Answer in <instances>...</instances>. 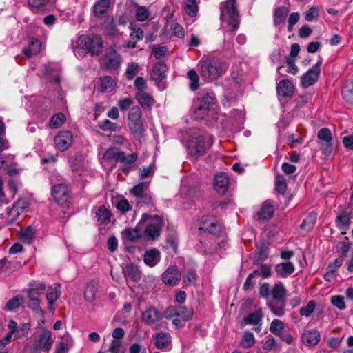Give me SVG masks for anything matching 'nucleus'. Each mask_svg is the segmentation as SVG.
<instances>
[{"label":"nucleus","mask_w":353,"mask_h":353,"mask_svg":"<svg viewBox=\"0 0 353 353\" xmlns=\"http://www.w3.org/2000/svg\"><path fill=\"white\" fill-rule=\"evenodd\" d=\"M212 219L208 215L203 216L199 222L198 247L203 254L211 253L214 250L212 238L209 235L219 237L223 233V225L216 220H211Z\"/></svg>","instance_id":"1"},{"label":"nucleus","mask_w":353,"mask_h":353,"mask_svg":"<svg viewBox=\"0 0 353 353\" xmlns=\"http://www.w3.org/2000/svg\"><path fill=\"white\" fill-rule=\"evenodd\" d=\"M201 77L206 81H212L221 77L226 70L225 63L219 58H206L198 63Z\"/></svg>","instance_id":"2"},{"label":"nucleus","mask_w":353,"mask_h":353,"mask_svg":"<svg viewBox=\"0 0 353 353\" xmlns=\"http://www.w3.org/2000/svg\"><path fill=\"white\" fill-rule=\"evenodd\" d=\"M220 10L221 20L227 23L229 27L228 32L233 34L238 30L240 23L236 0H227L221 3Z\"/></svg>","instance_id":"3"},{"label":"nucleus","mask_w":353,"mask_h":353,"mask_svg":"<svg viewBox=\"0 0 353 353\" xmlns=\"http://www.w3.org/2000/svg\"><path fill=\"white\" fill-rule=\"evenodd\" d=\"M212 141L210 137H204L194 133L191 135L186 144L188 153L196 158L205 154L212 145Z\"/></svg>","instance_id":"4"},{"label":"nucleus","mask_w":353,"mask_h":353,"mask_svg":"<svg viewBox=\"0 0 353 353\" xmlns=\"http://www.w3.org/2000/svg\"><path fill=\"white\" fill-rule=\"evenodd\" d=\"M77 46L85 53H90L92 56H98L102 52L103 41L99 35H81L77 41Z\"/></svg>","instance_id":"5"},{"label":"nucleus","mask_w":353,"mask_h":353,"mask_svg":"<svg viewBox=\"0 0 353 353\" xmlns=\"http://www.w3.org/2000/svg\"><path fill=\"white\" fill-rule=\"evenodd\" d=\"M148 218H149V216L145 219ZM164 224L163 217L158 215L150 216L144 223L143 227L145 228L143 230V234L148 240L155 241L160 236L161 231Z\"/></svg>","instance_id":"6"},{"label":"nucleus","mask_w":353,"mask_h":353,"mask_svg":"<svg viewBox=\"0 0 353 353\" xmlns=\"http://www.w3.org/2000/svg\"><path fill=\"white\" fill-rule=\"evenodd\" d=\"M148 216V214H144L142 216L141 219L134 228H125L121 232L123 239L128 240L130 242H136L139 239H141L143 236V228L145 222V218Z\"/></svg>","instance_id":"7"},{"label":"nucleus","mask_w":353,"mask_h":353,"mask_svg":"<svg viewBox=\"0 0 353 353\" xmlns=\"http://www.w3.org/2000/svg\"><path fill=\"white\" fill-rule=\"evenodd\" d=\"M321 64L322 59L320 58L318 62L301 77V84L303 88H307L317 81L320 76Z\"/></svg>","instance_id":"8"},{"label":"nucleus","mask_w":353,"mask_h":353,"mask_svg":"<svg viewBox=\"0 0 353 353\" xmlns=\"http://www.w3.org/2000/svg\"><path fill=\"white\" fill-rule=\"evenodd\" d=\"M317 137L323 154L330 155L333 150L331 131L327 128H323L319 130Z\"/></svg>","instance_id":"9"},{"label":"nucleus","mask_w":353,"mask_h":353,"mask_svg":"<svg viewBox=\"0 0 353 353\" xmlns=\"http://www.w3.org/2000/svg\"><path fill=\"white\" fill-rule=\"evenodd\" d=\"M121 57L116 50V46L112 45L109 52H106L103 59V65L106 69L117 70L121 63Z\"/></svg>","instance_id":"10"},{"label":"nucleus","mask_w":353,"mask_h":353,"mask_svg":"<svg viewBox=\"0 0 353 353\" xmlns=\"http://www.w3.org/2000/svg\"><path fill=\"white\" fill-rule=\"evenodd\" d=\"M73 134L70 131H61L54 139L57 148L61 152L67 150L72 143Z\"/></svg>","instance_id":"11"},{"label":"nucleus","mask_w":353,"mask_h":353,"mask_svg":"<svg viewBox=\"0 0 353 353\" xmlns=\"http://www.w3.org/2000/svg\"><path fill=\"white\" fill-rule=\"evenodd\" d=\"M163 319V313L154 306L148 307L141 313V319L147 325H152Z\"/></svg>","instance_id":"12"},{"label":"nucleus","mask_w":353,"mask_h":353,"mask_svg":"<svg viewBox=\"0 0 353 353\" xmlns=\"http://www.w3.org/2000/svg\"><path fill=\"white\" fill-rule=\"evenodd\" d=\"M181 278V272L176 266L169 267L161 275L163 283L169 286L176 285Z\"/></svg>","instance_id":"13"},{"label":"nucleus","mask_w":353,"mask_h":353,"mask_svg":"<svg viewBox=\"0 0 353 353\" xmlns=\"http://www.w3.org/2000/svg\"><path fill=\"white\" fill-rule=\"evenodd\" d=\"M52 332L50 330H46L39 334L37 339L34 341L33 346L44 352H49L53 344Z\"/></svg>","instance_id":"14"},{"label":"nucleus","mask_w":353,"mask_h":353,"mask_svg":"<svg viewBox=\"0 0 353 353\" xmlns=\"http://www.w3.org/2000/svg\"><path fill=\"white\" fill-rule=\"evenodd\" d=\"M214 98L210 96L209 94H204L202 97L198 98L195 102L196 111L195 114L201 115L203 117L214 104Z\"/></svg>","instance_id":"15"},{"label":"nucleus","mask_w":353,"mask_h":353,"mask_svg":"<svg viewBox=\"0 0 353 353\" xmlns=\"http://www.w3.org/2000/svg\"><path fill=\"white\" fill-rule=\"evenodd\" d=\"M29 205L28 200H17L11 208L8 207L6 210L10 221H14L20 214L26 212Z\"/></svg>","instance_id":"16"},{"label":"nucleus","mask_w":353,"mask_h":353,"mask_svg":"<svg viewBox=\"0 0 353 353\" xmlns=\"http://www.w3.org/2000/svg\"><path fill=\"white\" fill-rule=\"evenodd\" d=\"M295 90V87L291 80L283 79L277 83L276 92L279 97L291 98Z\"/></svg>","instance_id":"17"},{"label":"nucleus","mask_w":353,"mask_h":353,"mask_svg":"<svg viewBox=\"0 0 353 353\" xmlns=\"http://www.w3.org/2000/svg\"><path fill=\"white\" fill-rule=\"evenodd\" d=\"M57 0H27L28 7L33 13L39 14L47 10L48 6H54Z\"/></svg>","instance_id":"18"},{"label":"nucleus","mask_w":353,"mask_h":353,"mask_svg":"<svg viewBox=\"0 0 353 353\" xmlns=\"http://www.w3.org/2000/svg\"><path fill=\"white\" fill-rule=\"evenodd\" d=\"M43 294V293H39V292L31 290L29 289H28L27 290L28 307L31 309L32 311L41 314H43V311L40 307L41 300L39 299V296H41Z\"/></svg>","instance_id":"19"},{"label":"nucleus","mask_w":353,"mask_h":353,"mask_svg":"<svg viewBox=\"0 0 353 353\" xmlns=\"http://www.w3.org/2000/svg\"><path fill=\"white\" fill-rule=\"evenodd\" d=\"M320 332L315 330H305L301 335L302 342L309 347L316 345L320 341Z\"/></svg>","instance_id":"20"},{"label":"nucleus","mask_w":353,"mask_h":353,"mask_svg":"<svg viewBox=\"0 0 353 353\" xmlns=\"http://www.w3.org/2000/svg\"><path fill=\"white\" fill-rule=\"evenodd\" d=\"M143 261L149 267H154L161 260V255L159 250L152 248L146 250L143 254Z\"/></svg>","instance_id":"21"},{"label":"nucleus","mask_w":353,"mask_h":353,"mask_svg":"<svg viewBox=\"0 0 353 353\" xmlns=\"http://www.w3.org/2000/svg\"><path fill=\"white\" fill-rule=\"evenodd\" d=\"M230 179L223 173L215 175L214 189L221 195H224L228 191Z\"/></svg>","instance_id":"22"},{"label":"nucleus","mask_w":353,"mask_h":353,"mask_svg":"<svg viewBox=\"0 0 353 353\" xmlns=\"http://www.w3.org/2000/svg\"><path fill=\"white\" fill-rule=\"evenodd\" d=\"M135 99L144 110H150L155 103L154 99L145 92H136Z\"/></svg>","instance_id":"23"},{"label":"nucleus","mask_w":353,"mask_h":353,"mask_svg":"<svg viewBox=\"0 0 353 353\" xmlns=\"http://www.w3.org/2000/svg\"><path fill=\"white\" fill-rule=\"evenodd\" d=\"M168 70L167 65L162 61L157 62L152 67L150 74L152 80L157 83L161 82L165 78V72Z\"/></svg>","instance_id":"24"},{"label":"nucleus","mask_w":353,"mask_h":353,"mask_svg":"<svg viewBox=\"0 0 353 353\" xmlns=\"http://www.w3.org/2000/svg\"><path fill=\"white\" fill-rule=\"evenodd\" d=\"M274 270L278 277L287 278L293 274L295 267L290 261L281 262L275 265Z\"/></svg>","instance_id":"25"},{"label":"nucleus","mask_w":353,"mask_h":353,"mask_svg":"<svg viewBox=\"0 0 353 353\" xmlns=\"http://www.w3.org/2000/svg\"><path fill=\"white\" fill-rule=\"evenodd\" d=\"M123 273L126 279H130L134 283L141 280V272L139 267L133 263L128 264L123 268Z\"/></svg>","instance_id":"26"},{"label":"nucleus","mask_w":353,"mask_h":353,"mask_svg":"<svg viewBox=\"0 0 353 353\" xmlns=\"http://www.w3.org/2000/svg\"><path fill=\"white\" fill-rule=\"evenodd\" d=\"M289 14V10L285 6H279L274 10L273 23L274 26L281 27L284 24L286 17Z\"/></svg>","instance_id":"27"},{"label":"nucleus","mask_w":353,"mask_h":353,"mask_svg":"<svg viewBox=\"0 0 353 353\" xmlns=\"http://www.w3.org/2000/svg\"><path fill=\"white\" fill-rule=\"evenodd\" d=\"M154 345L157 348L163 350L172 342L171 336L168 332H159L154 336Z\"/></svg>","instance_id":"28"},{"label":"nucleus","mask_w":353,"mask_h":353,"mask_svg":"<svg viewBox=\"0 0 353 353\" xmlns=\"http://www.w3.org/2000/svg\"><path fill=\"white\" fill-rule=\"evenodd\" d=\"M51 193L54 199H61L69 196L70 190L66 183H59L52 186Z\"/></svg>","instance_id":"29"},{"label":"nucleus","mask_w":353,"mask_h":353,"mask_svg":"<svg viewBox=\"0 0 353 353\" xmlns=\"http://www.w3.org/2000/svg\"><path fill=\"white\" fill-rule=\"evenodd\" d=\"M274 214V208L273 205L264 202L261 207L260 210L257 212L258 220L268 221L272 218Z\"/></svg>","instance_id":"30"},{"label":"nucleus","mask_w":353,"mask_h":353,"mask_svg":"<svg viewBox=\"0 0 353 353\" xmlns=\"http://www.w3.org/2000/svg\"><path fill=\"white\" fill-rule=\"evenodd\" d=\"M41 49V41L36 38H30L29 48L23 49V52L28 57L38 54Z\"/></svg>","instance_id":"31"},{"label":"nucleus","mask_w":353,"mask_h":353,"mask_svg":"<svg viewBox=\"0 0 353 353\" xmlns=\"http://www.w3.org/2000/svg\"><path fill=\"white\" fill-rule=\"evenodd\" d=\"M110 6V0H97L93 8V14L99 17L107 12L108 8Z\"/></svg>","instance_id":"32"},{"label":"nucleus","mask_w":353,"mask_h":353,"mask_svg":"<svg viewBox=\"0 0 353 353\" xmlns=\"http://www.w3.org/2000/svg\"><path fill=\"white\" fill-rule=\"evenodd\" d=\"M345 239L346 241H339L335 245L336 252L339 254L338 257L343 260L347 256L352 245L347 237H345Z\"/></svg>","instance_id":"33"},{"label":"nucleus","mask_w":353,"mask_h":353,"mask_svg":"<svg viewBox=\"0 0 353 353\" xmlns=\"http://www.w3.org/2000/svg\"><path fill=\"white\" fill-rule=\"evenodd\" d=\"M287 290L282 282H276L272 290H271V295L273 301L285 300Z\"/></svg>","instance_id":"34"},{"label":"nucleus","mask_w":353,"mask_h":353,"mask_svg":"<svg viewBox=\"0 0 353 353\" xmlns=\"http://www.w3.org/2000/svg\"><path fill=\"white\" fill-rule=\"evenodd\" d=\"M148 188V185L145 182H140L139 183L134 185L131 190V194L137 198L139 199H152V197L148 195L145 192Z\"/></svg>","instance_id":"35"},{"label":"nucleus","mask_w":353,"mask_h":353,"mask_svg":"<svg viewBox=\"0 0 353 353\" xmlns=\"http://www.w3.org/2000/svg\"><path fill=\"white\" fill-rule=\"evenodd\" d=\"M317 219V213L312 211L303 219L300 228L305 232H310L314 227Z\"/></svg>","instance_id":"36"},{"label":"nucleus","mask_w":353,"mask_h":353,"mask_svg":"<svg viewBox=\"0 0 353 353\" xmlns=\"http://www.w3.org/2000/svg\"><path fill=\"white\" fill-rule=\"evenodd\" d=\"M111 212L104 205H101L96 211L97 221L102 225H107L110 221Z\"/></svg>","instance_id":"37"},{"label":"nucleus","mask_w":353,"mask_h":353,"mask_svg":"<svg viewBox=\"0 0 353 353\" xmlns=\"http://www.w3.org/2000/svg\"><path fill=\"white\" fill-rule=\"evenodd\" d=\"M285 300L274 301L268 304L271 312L277 316H283L285 314Z\"/></svg>","instance_id":"38"},{"label":"nucleus","mask_w":353,"mask_h":353,"mask_svg":"<svg viewBox=\"0 0 353 353\" xmlns=\"http://www.w3.org/2000/svg\"><path fill=\"white\" fill-rule=\"evenodd\" d=\"M341 93L345 101L353 105V80L347 81L344 83Z\"/></svg>","instance_id":"39"},{"label":"nucleus","mask_w":353,"mask_h":353,"mask_svg":"<svg viewBox=\"0 0 353 353\" xmlns=\"http://www.w3.org/2000/svg\"><path fill=\"white\" fill-rule=\"evenodd\" d=\"M61 285L59 283H55L54 288L50 287L46 294V299L48 305H53L54 303L59 298Z\"/></svg>","instance_id":"40"},{"label":"nucleus","mask_w":353,"mask_h":353,"mask_svg":"<svg viewBox=\"0 0 353 353\" xmlns=\"http://www.w3.org/2000/svg\"><path fill=\"white\" fill-rule=\"evenodd\" d=\"M129 128L133 135L137 139H141L143 137L145 129L143 121L129 122Z\"/></svg>","instance_id":"41"},{"label":"nucleus","mask_w":353,"mask_h":353,"mask_svg":"<svg viewBox=\"0 0 353 353\" xmlns=\"http://www.w3.org/2000/svg\"><path fill=\"white\" fill-rule=\"evenodd\" d=\"M100 82V90L103 92H107L113 90L116 85L114 80L110 76L101 77Z\"/></svg>","instance_id":"42"},{"label":"nucleus","mask_w":353,"mask_h":353,"mask_svg":"<svg viewBox=\"0 0 353 353\" xmlns=\"http://www.w3.org/2000/svg\"><path fill=\"white\" fill-rule=\"evenodd\" d=\"M69 164L72 171L79 172L84 166V158L81 154H76L69 159Z\"/></svg>","instance_id":"43"},{"label":"nucleus","mask_w":353,"mask_h":353,"mask_svg":"<svg viewBox=\"0 0 353 353\" xmlns=\"http://www.w3.org/2000/svg\"><path fill=\"white\" fill-rule=\"evenodd\" d=\"M262 316L261 310H258L245 316L243 318V322L245 325H258L261 321Z\"/></svg>","instance_id":"44"},{"label":"nucleus","mask_w":353,"mask_h":353,"mask_svg":"<svg viewBox=\"0 0 353 353\" xmlns=\"http://www.w3.org/2000/svg\"><path fill=\"white\" fill-rule=\"evenodd\" d=\"M187 77L190 81L189 88L192 91H196L199 88V76L195 70H190L187 73Z\"/></svg>","instance_id":"45"},{"label":"nucleus","mask_w":353,"mask_h":353,"mask_svg":"<svg viewBox=\"0 0 353 353\" xmlns=\"http://www.w3.org/2000/svg\"><path fill=\"white\" fill-rule=\"evenodd\" d=\"M194 311L192 308L185 306L178 305L176 316L180 317L183 321H188L192 319Z\"/></svg>","instance_id":"46"},{"label":"nucleus","mask_w":353,"mask_h":353,"mask_svg":"<svg viewBox=\"0 0 353 353\" xmlns=\"http://www.w3.org/2000/svg\"><path fill=\"white\" fill-rule=\"evenodd\" d=\"M19 236L21 241L30 243L34 238V230L29 225L20 231Z\"/></svg>","instance_id":"47"},{"label":"nucleus","mask_w":353,"mask_h":353,"mask_svg":"<svg viewBox=\"0 0 353 353\" xmlns=\"http://www.w3.org/2000/svg\"><path fill=\"white\" fill-rule=\"evenodd\" d=\"M66 121L65 114L59 112L53 115L49 122V126L51 128H58L61 127Z\"/></svg>","instance_id":"48"},{"label":"nucleus","mask_w":353,"mask_h":353,"mask_svg":"<svg viewBox=\"0 0 353 353\" xmlns=\"http://www.w3.org/2000/svg\"><path fill=\"white\" fill-rule=\"evenodd\" d=\"M275 190L281 194L283 195L287 189V182L284 176L282 174L276 175L274 182Z\"/></svg>","instance_id":"49"},{"label":"nucleus","mask_w":353,"mask_h":353,"mask_svg":"<svg viewBox=\"0 0 353 353\" xmlns=\"http://www.w3.org/2000/svg\"><path fill=\"white\" fill-rule=\"evenodd\" d=\"M121 157H123V152L118 151L117 148H108L103 154V159L106 161L112 159L119 161Z\"/></svg>","instance_id":"50"},{"label":"nucleus","mask_w":353,"mask_h":353,"mask_svg":"<svg viewBox=\"0 0 353 353\" xmlns=\"http://www.w3.org/2000/svg\"><path fill=\"white\" fill-rule=\"evenodd\" d=\"M142 117V111L141 107L134 105L131 108L128 112L129 122L141 121Z\"/></svg>","instance_id":"51"},{"label":"nucleus","mask_w":353,"mask_h":353,"mask_svg":"<svg viewBox=\"0 0 353 353\" xmlns=\"http://www.w3.org/2000/svg\"><path fill=\"white\" fill-rule=\"evenodd\" d=\"M255 343V339L254 334L249 331L245 332L244 334L243 335L242 340L241 341V345L243 348H250L254 345Z\"/></svg>","instance_id":"52"},{"label":"nucleus","mask_w":353,"mask_h":353,"mask_svg":"<svg viewBox=\"0 0 353 353\" xmlns=\"http://www.w3.org/2000/svg\"><path fill=\"white\" fill-rule=\"evenodd\" d=\"M181 191L185 194L187 196L194 197L197 196L199 188L197 185H190L185 183L181 186Z\"/></svg>","instance_id":"53"},{"label":"nucleus","mask_w":353,"mask_h":353,"mask_svg":"<svg viewBox=\"0 0 353 353\" xmlns=\"http://www.w3.org/2000/svg\"><path fill=\"white\" fill-rule=\"evenodd\" d=\"M284 329V323L279 319H274L270 325V331L276 335L279 336Z\"/></svg>","instance_id":"54"},{"label":"nucleus","mask_w":353,"mask_h":353,"mask_svg":"<svg viewBox=\"0 0 353 353\" xmlns=\"http://www.w3.org/2000/svg\"><path fill=\"white\" fill-rule=\"evenodd\" d=\"M166 243L168 245L172 248V250L174 253L177 252L179 240L177 234L175 231H173L172 233L167 236Z\"/></svg>","instance_id":"55"},{"label":"nucleus","mask_w":353,"mask_h":353,"mask_svg":"<svg viewBox=\"0 0 353 353\" xmlns=\"http://www.w3.org/2000/svg\"><path fill=\"white\" fill-rule=\"evenodd\" d=\"M21 296H14L10 299L6 304L3 310L6 311H13L18 308L21 305Z\"/></svg>","instance_id":"56"},{"label":"nucleus","mask_w":353,"mask_h":353,"mask_svg":"<svg viewBox=\"0 0 353 353\" xmlns=\"http://www.w3.org/2000/svg\"><path fill=\"white\" fill-rule=\"evenodd\" d=\"M184 10L189 16H196L198 12V6L196 0H187Z\"/></svg>","instance_id":"57"},{"label":"nucleus","mask_w":353,"mask_h":353,"mask_svg":"<svg viewBox=\"0 0 353 353\" xmlns=\"http://www.w3.org/2000/svg\"><path fill=\"white\" fill-rule=\"evenodd\" d=\"M104 24L105 30L107 31L108 35H116V34L118 32V30L116 27V24L112 17L107 18Z\"/></svg>","instance_id":"58"},{"label":"nucleus","mask_w":353,"mask_h":353,"mask_svg":"<svg viewBox=\"0 0 353 353\" xmlns=\"http://www.w3.org/2000/svg\"><path fill=\"white\" fill-rule=\"evenodd\" d=\"M315 307H316L315 301L310 300L308 301L306 306H303L300 309L299 313L301 316L308 317L314 312Z\"/></svg>","instance_id":"59"},{"label":"nucleus","mask_w":353,"mask_h":353,"mask_svg":"<svg viewBox=\"0 0 353 353\" xmlns=\"http://www.w3.org/2000/svg\"><path fill=\"white\" fill-rule=\"evenodd\" d=\"M304 17L306 21H312L314 19H316L319 17V9L316 6H312L308 9L304 13Z\"/></svg>","instance_id":"60"},{"label":"nucleus","mask_w":353,"mask_h":353,"mask_svg":"<svg viewBox=\"0 0 353 353\" xmlns=\"http://www.w3.org/2000/svg\"><path fill=\"white\" fill-rule=\"evenodd\" d=\"M99 128L103 131L114 132L117 129V125L115 123L110 121L108 119H105L99 123Z\"/></svg>","instance_id":"61"},{"label":"nucleus","mask_w":353,"mask_h":353,"mask_svg":"<svg viewBox=\"0 0 353 353\" xmlns=\"http://www.w3.org/2000/svg\"><path fill=\"white\" fill-rule=\"evenodd\" d=\"M332 304L338 309L343 310L346 308L344 297L341 295H335L331 298Z\"/></svg>","instance_id":"62"},{"label":"nucleus","mask_w":353,"mask_h":353,"mask_svg":"<svg viewBox=\"0 0 353 353\" xmlns=\"http://www.w3.org/2000/svg\"><path fill=\"white\" fill-rule=\"evenodd\" d=\"M28 286L29 290L39 292V293H44L46 290V284L38 281H32L30 282Z\"/></svg>","instance_id":"63"},{"label":"nucleus","mask_w":353,"mask_h":353,"mask_svg":"<svg viewBox=\"0 0 353 353\" xmlns=\"http://www.w3.org/2000/svg\"><path fill=\"white\" fill-rule=\"evenodd\" d=\"M350 221L348 216L345 213L339 214L336 218V224L337 227L342 229L343 227H347L350 225Z\"/></svg>","instance_id":"64"}]
</instances>
